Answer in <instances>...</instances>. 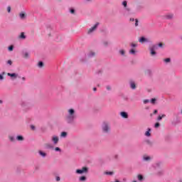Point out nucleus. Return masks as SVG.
<instances>
[{
    "mask_svg": "<svg viewBox=\"0 0 182 182\" xmlns=\"http://www.w3.org/2000/svg\"><path fill=\"white\" fill-rule=\"evenodd\" d=\"M90 56H95V53H90Z\"/></svg>",
    "mask_w": 182,
    "mask_h": 182,
    "instance_id": "obj_44",
    "label": "nucleus"
},
{
    "mask_svg": "<svg viewBox=\"0 0 182 182\" xmlns=\"http://www.w3.org/2000/svg\"><path fill=\"white\" fill-rule=\"evenodd\" d=\"M156 128H157V127H160V123H159V122H156V124H155V126H154Z\"/></svg>",
    "mask_w": 182,
    "mask_h": 182,
    "instance_id": "obj_32",
    "label": "nucleus"
},
{
    "mask_svg": "<svg viewBox=\"0 0 182 182\" xmlns=\"http://www.w3.org/2000/svg\"><path fill=\"white\" fill-rule=\"evenodd\" d=\"M106 174H107L108 176H112V174H113V172H106Z\"/></svg>",
    "mask_w": 182,
    "mask_h": 182,
    "instance_id": "obj_38",
    "label": "nucleus"
},
{
    "mask_svg": "<svg viewBox=\"0 0 182 182\" xmlns=\"http://www.w3.org/2000/svg\"><path fill=\"white\" fill-rule=\"evenodd\" d=\"M3 75H5V73H3Z\"/></svg>",
    "mask_w": 182,
    "mask_h": 182,
    "instance_id": "obj_54",
    "label": "nucleus"
},
{
    "mask_svg": "<svg viewBox=\"0 0 182 182\" xmlns=\"http://www.w3.org/2000/svg\"><path fill=\"white\" fill-rule=\"evenodd\" d=\"M130 87H131V89H136V83H134V82H131Z\"/></svg>",
    "mask_w": 182,
    "mask_h": 182,
    "instance_id": "obj_12",
    "label": "nucleus"
},
{
    "mask_svg": "<svg viewBox=\"0 0 182 182\" xmlns=\"http://www.w3.org/2000/svg\"><path fill=\"white\" fill-rule=\"evenodd\" d=\"M102 130L104 133H109V132H110V127L109 126V124L104 123L102 126Z\"/></svg>",
    "mask_w": 182,
    "mask_h": 182,
    "instance_id": "obj_3",
    "label": "nucleus"
},
{
    "mask_svg": "<svg viewBox=\"0 0 182 182\" xmlns=\"http://www.w3.org/2000/svg\"><path fill=\"white\" fill-rule=\"evenodd\" d=\"M21 79H22V80H23V82H25V80H26V78H25V77H23Z\"/></svg>",
    "mask_w": 182,
    "mask_h": 182,
    "instance_id": "obj_47",
    "label": "nucleus"
},
{
    "mask_svg": "<svg viewBox=\"0 0 182 182\" xmlns=\"http://www.w3.org/2000/svg\"><path fill=\"white\" fill-rule=\"evenodd\" d=\"M151 103H152V105H154V103H156V98H152L151 100Z\"/></svg>",
    "mask_w": 182,
    "mask_h": 182,
    "instance_id": "obj_28",
    "label": "nucleus"
},
{
    "mask_svg": "<svg viewBox=\"0 0 182 182\" xmlns=\"http://www.w3.org/2000/svg\"><path fill=\"white\" fill-rule=\"evenodd\" d=\"M164 117H166V114L159 115V116L157 117L158 122H160V120H161L162 119H164Z\"/></svg>",
    "mask_w": 182,
    "mask_h": 182,
    "instance_id": "obj_13",
    "label": "nucleus"
},
{
    "mask_svg": "<svg viewBox=\"0 0 182 182\" xmlns=\"http://www.w3.org/2000/svg\"><path fill=\"white\" fill-rule=\"evenodd\" d=\"M132 182H137V181H132Z\"/></svg>",
    "mask_w": 182,
    "mask_h": 182,
    "instance_id": "obj_53",
    "label": "nucleus"
},
{
    "mask_svg": "<svg viewBox=\"0 0 182 182\" xmlns=\"http://www.w3.org/2000/svg\"><path fill=\"white\" fill-rule=\"evenodd\" d=\"M138 180L139 181H143V176L142 175H138Z\"/></svg>",
    "mask_w": 182,
    "mask_h": 182,
    "instance_id": "obj_24",
    "label": "nucleus"
},
{
    "mask_svg": "<svg viewBox=\"0 0 182 182\" xmlns=\"http://www.w3.org/2000/svg\"><path fill=\"white\" fill-rule=\"evenodd\" d=\"M19 16H20L21 19H25V17L26 16V14L25 13H21L19 14Z\"/></svg>",
    "mask_w": 182,
    "mask_h": 182,
    "instance_id": "obj_14",
    "label": "nucleus"
},
{
    "mask_svg": "<svg viewBox=\"0 0 182 182\" xmlns=\"http://www.w3.org/2000/svg\"><path fill=\"white\" fill-rule=\"evenodd\" d=\"M157 109H155L154 111V114H157Z\"/></svg>",
    "mask_w": 182,
    "mask_h": 182,
    "instance_id": "obj_45",
    "label": "nucleus"
},
{
    "mask_svg": "<svg viewBox=\"0 0 182 182\" xmlns=\"http://www.w3.org/2000/svg\"><path fill=\"white\" fill-rule=\"evenodd\" d=\"M9 139L11 140V141H15V139L14 138V136H9Z\"/></svg>",
    "mask_w": 182,
    "mask_h": 182,
    "instance_id": "obj_33",
    "label": "nucleus"
},
{
    "mask_svg": "<svg viewBox=\"0 0 182 182\" xmlns=\"http://www.w3.org/2000/svg\"><path fill=\"white\" fill-rule=\"evenodd\" d=\"M107 90H110V86H107Z\"/></svg>",
    "mask_w": 182,
    "mask_h": 182,
    "instance_id": "obj_48",
    "label": "nucleus"
},
{
    "mask_svg": "<svg viewBox=\"0 0 182 182\" xmlns=\"http://www.w3.org/2000/svg\"><path fill=\"white\" fill-rule=\"evenodd\" d=\"M97 26H99V23H97L94 26L90 28L88 30V33H92V32H93L94 31H96V28H97Z\"/></svg>",
    "mask_w": 182,
    "mask_h": 182,
    "instance_id": "obj_4",
    "label": "nucleus"
},
{
    "mask_svg": "<svg viewBox=\"0 0 182 182\" xmlns=\"http://www.w3.org/2000/svg\"><path fill=\"white\" fill-rule=\"evenodd\" d=\"M55 180L56 181H60V177L56 176Z\"/></svg>",
    "mask_w": 182,
    "mask_h": 182,
    "instance_id": "obj_37",
    "label": "nucleus"
},
{
    "mask_svg": "<svg viewBox=\"0 0 182 182\" xmlns=\"http://www.w3.org/2000/svg\"><path fill=\"white\" fill-rule=\"evenodd\" d=\"M119 53H121L122 55H124V50H119Z\"/></svg>",
    "mask_w": 182,
    "mask_h": 182,
    "instance_id": "obj_40",
    "label": "nucleus"
},
{
    "mask_svg": "<svg viewBox=\"0 0 182 182\" xmlns=\"http://www.w3.org/2000/svg\"><path fill=\"white\" fill-rule=\"evenodd\" d=\"M93 90H94V92H96L97 88H96V87H94V88H93Z\"/></svg>",
    "mask_w": 182,
    "mask_h": 182,
    "instance_id": "obj_50",
    "label": "nucleus"
},
{
    "mask_svg": "<svg viewBox=\"0 0 182 182\" xmlns=\"http://www.w3.org/2000/svg\"><path fill=\"white\" fill-rule=\"evenodd\" d=\"M40 156H42V157H46V153L42 151H38Z\"/></svg>",
    "mask_w": 182,
    "mask_h": 182,
    "instance_id": "obj_15",
    "label": "nucleus"
},
{
    "mask_svg": "<svg viewBox=\"0 0 182 182\" xmlns=\"http://www.w3.org/2000/svg\"><path fill=\"white\" fill-rule=\"evenodd\" d=\"M7 76H10V77H13L14 79H16V77H18V74H16L15 73H8Z\"/></svg>",
    "mask_w": 182,
    "mask_h": 182,
    "instance_id": "obj_7",
    "label": "nucleus"
},
{
    "mask_svg": "<svg viewBox=\"0 0 182 182\" xmlns=\"http://www.w3.org/2000/svg\"><path fill=\"white\" fill-rule=\"evenodd\" d=\"M55 151H60V148H59V147H55Z\"/></svg>",
    "mask_w": 182,
    "mask_h": 182,
    "instance_id": "obj_35",
    "label": "nucleus"
},
{
    "mask_svg": "<svg viewBox=\"0 0 182 182\" xmlns=\"http://www.w3.org/2000/svg\"><path fill=\"white\" fill-rule=\"evenodd\" d=\"M127 11H128V12L130 11V9H127Z\"/></svg>",
    "mask_w": 182,
    "mask_h": 182,
    "instance_id": "obj_51",
    "label": "nucleus"
},
{
    "mask_svg": "<svg viewBox=\"0 0 182 182\" xmlns=\"http://www.w3.org/2000/svg\"><path fill=\"white\" fill-rule=\"evenodd\" d=\"M46 149H53V146L50 144H46Z\"/></svg>",
    "mask_w": 182,
    "mask_h": 182,
    "instance_id": "obj_17",
    "label": "nucleus"
},
{
    "mask_svg": "<svg viewBox=\"0 0 182 182\" xmlns=\"http://www.w3.org/2000/svg\"><path fill=\"white\" fill-rule=\"evenodd\" d=\"M131 46H132V48H136V46H137V44H136V43H131Z\"/></svg>",
    "mask_w": 182,
    "mask_h": 182,
    "instance_id": "obj_31",
    "label": "nucleus"
},
{
    "mask_svg": "<svg viewBox=\"0 0 182 182\" xmlns=\"http://www.w3.org/2000/svg\"><path fill=\"white\" fill-rule=\"evenodd\" d=\"M135 26H139V20L137 18L135 19Z\"/></svg>",
    "mask_w": 182,
    "mask_h": 182,
    "instance_id": "obj_30",
    "label": "nucleus"
},
{
    "mask_svg": "<svg viewBox=\"0 0 182 182\" xmlns=\"http://www.w3.org/2000/svg\"><path fill=\"white\" fill-rule=\"evenodd\" d=\"M151 131V129H148V131H146L145 132V136H146V137H150V136H151V134H150V132Z\"/></svg>",
    "mask_w": 182,
    "mask_h": 182,
    "instance_id": "obj_9",
    "label": "nucleus"
},
{
    "mask_svg": "<svg viewBox=\"0 0 182 182\" xmlns=\"http://www.w3.org/2000/svg\"><path fill=\"white\" fill-rule=\"evenodd\" d=\"M52 141L54 143V144H58V143L59 142V137L53 136L52 137Z\"/></svg>",
    "mask_w": 182,
    "mask_h": 182,
    "instance_id": "obj_6",
    "label": "nucleus"
},
{
    "mask_svg": "<svg viewBox=\"0 0 182 182\" xmlns=\"http://www.w3.org/2000/svg\"><path fill=\"white\" fill-rule=\"evenodd\" d=\"M31 130H34V129H35V126H33V125H31Z\"/></svg>",
    "mask_w": 182,
    "mask_h": 182,
    "instance_id": "obj_42",
    "label": "nucleus"
},
{
    "mask_svg": "<svg viewBox=\"0 0 182 182\" xmlns=\"http://www.w3.org/2000/svg\"><path fill=\"white\" fill-rule=\"evenodd\" d=\"M173 15V14H168L166 16V19H172Z\"/></svg>",
    "mask_w": 182,
    "mask_h": 182,
    "instance_id": "obj_18",
    "label": "nucleus"
},
{
    "mask_svg": "<svg viewBox=\"0 0 182 182\" xmlns=\"http://www.w3.org/2000/svg\"><path fill=\"white\" fill-rule=\"evenodd\" d=\"M87 1H90V0H87Z\"/></svg>",
    "mask_w": 182,
    "mask_h": 182,
    "instance_id": "obj_55",
    "label": "nucleus"
},
{
    "mask_svg": "<svg viewBox=\"0 0 182 182\" xmlns=\"http://www.w3.org/2000/svg\"><path fill=\"white\" fill-rule=\"evenodd\" d=\"M70 12H71L72 14H75V9H71V10H70Z\"/></svg>",
    "mask_w": 182,
    "mask_h": 182,
    "instance_id": "obj_46",
    "label": "nucleus"
},
{
    "mask_svg": "<svg viewBox=\"0 0 182 182\" xmlns=\"http://www.w3.org/2000/svg\"><path fill=\"white\" fill-rule=\"evenodd\" d=\"M143 159L145 161H150V160H151V158L150 156H144Z\"/></svg>",
    "mask_w": 182,
    "mask_h": 182,
    "instance_id": "obj_10",
    "label": "nucleus"
},
{
    "mask_svg": "<svg viewBox=\"0 0 182 182\" xmlns=\"http://www.w3.org/2000/svg\"><path fill=\"white\" fill-rule=\"evenodd\" d=\"M150 101L149 100H144V105H146V103H149Z\"/></svg>",
    "mask_w": 182,
    "mask_h": 182,
    "instance_id": "obj_34",
    "label": "nucleus"
},
{
    "mask_svg": "<svg viewBox=\"0 0 182 182\" xmlns=\"http://www.w3.org/2000/svg\"><path fill=\"white\" fill-rule=\"evenodd\" d=\"M140 43H143V42H147V39H146V38L144 37H141L139 41Z\"/></svg>",
    "mask_w": 182,
    "mask_h": 182,
    "instance_id": "obj_11",
    "label": "nucleus"
},
{
    "mask_svg": "<svg viewBox=\"0 0 182 182\" xmlns=\"http://www.w3.org/2000/svg\"><path fill=\"white\" fill-rule=\"evenodd\" d=\"M75 109H70L68 110V116L66 117L68 123H72L75 120Z\"/></svg>",
    "mask_w": 182,
    "mask_h": 182,
    "instance_id": "obj_1",
    "label": "nucleus"
},
{
    "mask_svg": "<svg viewBox=\"0 0 182 182\" xmlns=\"http://www.w3.org/2000/svg\"><path fill=\"white\" fill-rule=\"evenodd\" d=\"M9 52H12V50H14V46H10L9 47Z\"/></svg>",
    "mask_w": 182,
    "mask_h": 182,
    "instance_id": "obj_26",
    "label": "nucleus"
},
{
    "mask_svg": "<svg viewBox=\"0 0 182 182\" xmlns=\"http://www.w3.org/2000/svg\"><path fill=\"white\" fill-rule=\"evenodd\" d=\"M88 172H89V168H87L86 166L82 167L81 169L76 170L77 174H83L84 173H87Z\"/></svg>",
    "mask_w": 182,
    "mask_h": 182,
    "instance_id": "obj_2",
    "label": "nucleus"
},
{
    "mask_svg": "<svg viewBox=\"0 0 182 182\" xmlns=\"http://www.w3.org/2000/svg\"><path fill=\"white\" fill-rule=\"evenodd\" d=\"M0 80H4V75H0Z\"/></svg>",
    "mask_w": 182,
    "mask_h": 182,
    "instance_id": "obj_41",
    "label": "nucleus"
},
{
    "mask_svg": "<svg viewBox=\"0 0 182 182\" xmlns=\"http://www.w3.org/2000/svg\"><path fill=\"white\" fill-rule=\"evenodd\" d=\"M122 5H123V6H124V8H127V1H124L122 2Z\"/></svg>",
    "mask_w": 182,
    "mask_h": 182,
    "instance_id": "obj_25",
    "label": "nucleus"
},
{
    "mask_svg": "<svg viewBox=\"0 0 182 182\" xmlns=\"http://www.w3.org/2000/svg\"><path fill=\"white\" fill-rule=\"evenodd\" d=\"M171 59L170 58H166L164 60V62H166V63H168L170 62Z\"/></svg>",
    "mask_w": 182,
    "mask_h": 182,
    "instance_id": "obj_29",
    "label": "nucleus"
},
{
    "mask_svg": "<svg viewBox=\"0 0 182 182\" xmlns=\"http://www.w3.org/2000/svg\"><path fill=\"white\" fill-rule=\"evenodd\" d=\"M38 68H43V63L40 61L38 64Z\"/></svg>",
    "mask_w": 182,
    "mask_h": 182,
    "instance_id": "obj_22",
    "label": "nucleus"
},
{
    "mask_svg": "<svg viewBox=\"0 0 182 182\" xmlns=\"http://www.w3.org/2000/svg\"><path fill=\"white\" fill-rule=\"evenodd\" d=\"M158 46H159V48H163V43H159L158 44Z\"/></svg>",
    "mask_w": 182,
    "mask_h": 182,
    "instance_id": "obj_39",
    "label": "nucleus"
},
{
    "mask_svg": "<svg viewBox=\"0 0 182 182\" xmlns=\"http://www.w3.org/2000/svg\"><path fill=\"white\" fill-rule=\"evenodd\" d=\"M79 181H86V176H82L80 177Z\"/></svg>",
    "mask_w": 182,
    "mask_h": 182,
    "instance_id": "obj_16",
    "label": "nucleus"
},
{
    "mask_svg": "<svg viewBox=\"0 0 182 182\" xmlns=\"http://www.w3.org/2000/svg\"><path fill=\"white\" fill-rule=\"evenodd\" d=\"M120 114L124 119H127L129 117V114H127V112H122Z\"/></svg>",
    "mask_w": 182,
    "mask_h": 182,
    "instance_id": "obj_8",
    "label": "nucleus"
},
{
    "mask_svg": "<svg viewBox=\"0 0 182 182\" xmlns=\"http://www.w3.org/2000/svg\"><path fill=\"white\" fill-rule=\"evenodd\" d=\"M20 38L21 39H25L26 38V36H25L24 33H21V35H20Z\"/></svg>",
    "mask_w": 182,
    "mask_h": 182,
    "instance_id": "obj_20",
    "label": "nucleus"
},
{
    "mask_svg": "<svg viewBox=\"0 0 182 182\" xmlns=\"http://www.w3.org/2000/svg\"><path fill=\"white\" fill-rule=\"evenodd\" d=\"M16 139L18 140V141H22V140H23V136H18Z\"/></svg>",
    "mask_w": 182,
    "mask_h": 182,
    "instance_id": "obj_19",
    "label": "nucleus"
},
{
    "mask_svg": "<svg viewBox=\"0 0 182 182\" xmlns=\"http://www.w3.org/2000/svg\"><path fill=\"white\" fill-rule=\"evenodd\" d=\"M0 103H2V100H0Z\"/></svg>",
    "mask_w": 182,
    "mask_h": 182,
    "instance_id": "obj_52",
    "label": "nucleus"
},
{
    "mask_svg": "<svg viewBox=\"0 0 182 182\" xmlns=\"http://www.w3.org/2000/svg\"><path fill=\"white\" fill-rule=\"evenodd\" d=\"M7 63H8V65H12V60H9L8 61H7Z\"/></svg>",
    "mask_w": 182,
    "mask_h": 182,
    "instance_id": "obj_36",
    "label": "nucleus"
},
{
    "mask_svg": "<svg viewBox=\"0 0 182 182\" xmlns=\"http://www.w3.org/2000/svg\"><path fill=\"white\" fill-rule=\"evenodd\" d=\"M24 58H25L26 59H28V58H29V53H24Z\"/></svg>",
    "mask_w": 182,
    "mask_h": 182,
    "instance_id": "obj_27",
    "label": "nucleus"
},
{
    "mask_svg": "<svg viewBox=\"0 0 182 182\" xmlns=\"http://www.w3.org/2000/svg\"><path fill=\"white\" fill-rule=\"evenodd\" d=\"M131 22H134V18H130Z\"/></svg>",
    "mask_w": 182,
    "mask_h": 182,
    "instance_id": "obj_49",
    "label": "nucleus"
},
{
    "mask_svg": "<svg viewBox=\"0 0 182 182\" xmlns=\"http://www.w3.org/2000/svg\"><path fill=\"white\" fill-rule=\"evenodd\" d=\"M129 53H131L132 55H136V50H134V49H131L129 50Z\"/></svg>",
    "mask_w": 182,
    "mask_h": 182,
    "instance_id": "obj_21",
    "label": "nucleus"
},
{
    "mask_svg": "<svg viewBox=\"0 0 182 182\" xmlns=\"http://www.w3.org/2000/svg\"><path fill=\"white\" fill-rule=\"evenodd\" d=\"M66 136H68V133L63 132L61 133V137H66Z\"/></svg>",
    "mask_w": 182,
    "mask_h": 182,
    "instance_id": "obj_23",
    "label": "nucleus"
},
{
    "mask_svg": "<svg viewBox=\"0 0 182 182\" xmlns=\"http://www.w3.org/2000/svg\"><path fill=\"white\" fill-rule=\"evenodd\" d=\"M155 49H157V46H153L151 47L150 51L151 56H154V55H156V51H154Z\"/></svg>",
    "mask_w": 182,
    "mask_h": 182,
    "instance_id": "obj_5",
    "label": "nucleus"
},
{
    "mask_svg": "<svg viewBox=\"0 0 182 182\" xmlns=\"http://www.w3.org/2000/svg\"><path fill=\"white\" fill-rule=\"evenodd\" d=\"M7 11H8V12H11V6H9V7L7 8Z\"/></svg>",
    "mask_w": 182,
    "mask_h": 182,
    "instance_id": "obj_43",
    "label": "nucleus"
}]
</instances>
